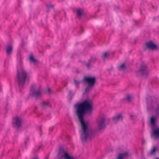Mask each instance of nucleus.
<instances>
[{
  "label": "nucleus",
  "mask_w": 159,
  "mask_h": 159,
  "mask_svg": "<svg viewBox=\"0 0 159 159\" xmlns=\"http://www.w3.org/2000/svg\"><path fill=\"white\" fill-rule=\"evenodd\" d=\"M105 119L104 117H101L98 120V128L99 130L104 129L105 127Z\"/></svg>",
  "instance_id": "obj_7"
},
{
  "label": "nucleus",
  "mask_w": 159,
  "mask_h": 159,
  "mask_svg": "<svg viewBox=\"0 0 159 159\" xmlns=\"http://www.w3.org/2000/svg\"><path fill=\"white\" fill-rule=\"evenodd\" d=\"M41 107L43 108H45L46 107L49 106V102H43L40 103Z\"/></svg>",
  "instance_id": "obj_16"
},
{
  "label": "nucleus",
  "mask_w": 159,
  "mask_h": 159,
  "mask_svg": "<svg viewBox=\"0 0 159 159\" xmlns=\"http://www.w3.org/2000/svg\"><path fill=\"white\" fill-rule=\"evenodd\" d=\"M156 147H154L151 150V151L150 152L149 154L150 155H152L154 154V153L155 152V151H156Z\"/></svg>",
  "instance_id": "obj_19"
},
{
  "label": "nucleus",
  "mask_w": 159,
  "mask_h": 159,
  "mask_svg": "<svg viewBox=\"0 0 159 159\" xmlns=\"http://www.w3.org/2000/svg\"><path fill=\"white\" fill-rule=\"evenodd\" d=\"M156 118L154 117H152L151 118L150 123L152 129H155L157 127L156 124Z\"/></svg>",
  "instance_id": "obj_11"
},
{
  "label": "nucleus",
  "mask_w": 159,
  "mask_h": 159,
  "mask_svg": "<svg viewBox=\"0 0 159 159\" xmlns=\"http://www.w3.org/2000/svg\"><path fill=\"white\" fill-rule=\"evenodd\" d=\"M156 159H158V158H157Z\"/></svg>",
  "instance_id": "obj_30"
},
{
  "label": "nucleus",
  "mask_w": 159,
  "mask_h": 159,
  "mask_svg": "<svg viewBox=\"0 0 159 159\" xmlns=\"http://www.w3.org/2000/svg\"><path fill=\"white\" fill-rule=\"evenodd\" d=\"M122 119V117L121 115L119 114L116 115V116L114 117L113 118V120L114 122L116 123L119 120H121Z\"/></svg>",
  "instance_id": "obj_14"
},
{
  "label": "nucleus",
  "mask_w": 159,
  "mask_h": 159,
  "mask_svg": "<svg viewBox=\"0 0 159 159\" xmlns=\"http://www.w3.org/2000/svg\"><path fill=\"white\" fill-rule=\"evenodd\" d=\"M71 91H69V94L70 96L71 95Z\"/></svg>",
  "instance_id": "obj_27"
},
{
  "label": "nucleus",
  "mask_w": 159,
  "mask_h": 159,
  "mask_svg": "<svg viewBox=\"0 0 159 159\" xmlns=\"http://www.w3.org/2000/svg\"><path fill=\"white\" fill-rule=\"evenodd\" d=\"M40 147H41V146H40L39 147V148H40Z\"/></svg>",
  "instance_id": "obj_31"
},
{
  "label": "nucleus",
  "mask_w": 159,
  "mask_h": 159,
  "mask_svg": "<svg viewBox=\"0 0 159 159\" xmlns=\"http://www.w3.org/2000/svg\"><path fill=\"white\" fill-rule=\"evenodd\" d=\"M95 77H85L84 79V80L88 84V86L86 88L85 93L88 92L91 88L93 87L95 81Z\"/></svg>",
  "instance_id": "obj_3"
},
{
  "label": "nucleus",
  "mask_w": 159,
  "mask_h": 159,
  "mask_svg": "<svg viewBox=\"0 0 159 159\" xmlns=\"http://www.w3.org/2000/svg\"><path fill=\"white\" fill-rule=\"evenodd\" d=\"M47 6L48 8H49L52 7V6L51 5H48V4L47 5Z\"/></svg>",
  "instance_id": "obj_25"
},
{
  "label": "nucleus",
  "mask_w": 159,
  "mask_h": 159,
  "mask_svg": "<svg viewBox=\"0 0 159 159\" xmlns=\"http://www.w3.org/2000/svg\"><path fill=\"white\" fill-rule=\"evenodd\" d=\"M146 47L149 49L152 50H156L157 49V46L152 42V41H150L147 42L146 43Z\"/></svg>",
  "instance_id": "obj_8"
},
{
  "label": "nucleus",
  "mask_w": 159,
  "mask_h": 159,
  "mask_svg": "<svg viewBox=\"0 0 159 159\" xmlns=\"http://www.w3.org/2000/svg\"><path fill=\"white\" fill-rule=\"evenodd\" d=\"M27 74L20 65L17 68V77L20 88H22L24 85L27 78Z\"/></svg>",
  "instance_id": "obj_2"
},
{
  "label": "nucleus",
  "mask_w": 159,
  "mask_h": 159,
  "mask_svg": "<svg viewBox=\"0 0 159 159\" xmlns=\"http://www.w3.org/2000/svg\"><path fill=\"white\" fill-rule=\"evenodd\" d=\"M53 129V127H52V128H50L49 130L50 131H52V130Z\"/></svg>",
  "instance_id": "obj_28"
},
{
  "label": "nucleus",
  "mask_w": 159,
  "mask_h": 159,
  "mask_svg": "<svg viewBox=\"0 0 159 159\" xmlns=\"http://www.w3.org/2000/svg\"><path fill=\"white\" fill-rule=\"evenodd\" d=\"M128 156V153L125 152L119 154L117 159H125Z\"/></svg>",
  "instance_id": "obj_12"
},
{
  "label": "nucleus",
  "mask_w": 159,
  "mask_h": 159,
  "mask_svg": "<svg viewBox=\"0 0 159 159\" xmlns=\"http://www.w3.org/2000/svg\"><path fill=\"white\" fill-rule=\"evenodd\" d=\"M50 91L51 90L50 89H48L47 91L49 93H50Z\"/></svg>",
  "instance_id": "obj_26"
},
{
  "label": "nucleus",
  "mask_w": 159,
  "mask_h": 159,
  "mask_svg": "<svg viewBox=\"0 0 159 159\" xmlns=\"http://www.w3.org/2000/svg\"><path fill=\"white\" fill-rule=\"evenodd\" d=\"M131 98V97L130 96L129 94L127 95L126 98V100L128 101H129L130 100Z\"/></svg>",
  "instance_id": "obj_23"
},
{
  "label": "nucleus",
  "mask_w": 159,
  "mask_h": 159,
  "mask_svg": "<svg viewBox=\"0 0 159 159\" xmlns=\"http://www.w3.org/2000/svg\"><path fill=\"white\" fill-rule=\"evenodd\" d=\"M152 108H152V107H151V108H149L148 106V107H147V109H148V111H149V110H151V109H152Z\"/></svg>",
  "instance_id": "obj_24"
},
{
  "label": "nucleus",
  "mask_w": 159,
  "mask_h": 159,
  "mask_svg": "<svg viewBox=\"0 0 159 159\" xmlns=\"http://www.w3.org/2000/svg\"><path fill=\"white\" fill-rule=\"evenodd\" d=\"M13 121L17 128H19L21 126V121L20 118L16 117L13 119Z\"/></svg>",
  "instance_id": "obj_9"
},
{
  "label": "nucleus",
  "mask_w": 159,
  "mask_h": 159,
  "mask_svg": "<svg viewBox=\"0 0 159 159\" xmlns=\"http://www.w3.org/2000/svg\"><path fill=\"white\" fill-rule=\"evenodd\" d=\"M109 53L108 52H105L103 53L102 54V57L103 58H105L107 56L109 55Z\"/></svg>",
  "instance_id": "obj_20"
},
{
  "label": "nucleus",
  "mask_w": 159,
  "mask_h": 159,
  "mask_svg": "<svg viewBox=\"0 0 159 159\" xmlns=\"http://www.w3.org/2000/svg\"><path fill=\"white\" fill-rule=\"evenodd\" d=\"M35 88V84H33L31 85L30 88V94L33 97L37 98L41 96V93L40 90H36Z\"/></svg>",
  "instance_id": "obj_4"
},
{
  "label": "nucleus",
  "mask_w": 159,
  "mask_h": 159,
  "mask_svg": "<svg viewBox=\"0 0 159 159\" xmlns=\"http://www.w3.org/2000/svg\"><path fill=\"white\" fill-rule=\"evenodd\" d=\"M137 72L138 75H147L149 74L147 66L144 63L141 65L140 69Z\"/></svg>",
  "instance_id": "obj_5"
},
{
  "label": "nucleus",
  "mask_w": 159,
  "mask_h": 159,
  "mask_svg": "<svg viewBox=\"0 0 159 159\" xmlns=\"http://www.w3.org/2000/svg\"><path fill=\"white\" fill-rule=\"evenodd\" d=\"M58 155L61 158L63 159H75L73 157L70 156L68 153L65 152L63 149L60 150Z\"/></svg>",
  "instance_id": "obj_6"
},
{
  "label": "nucleus",
  "mask_w": 159,
  "mask_h": 159,
  "mask_svg": "<svg viewBox=\"0 0 159 159\" xmlns=\"http://www.w3.org/2000/svg\"><path fill=\"white\" fill-rule=\"evenodd\" d=\"M91 60L89 61V62L86 64V66L88 68H90L91 64Z\"/></svg>",
  "instance_id": "obj_22"
},
{
  "label": "nucleus",
  "mask_w": 159,
  "mask_h": 159,
  "mask_svg": "<svg viewBox=\"0 0 159 159\" xmlns=\"http://www.w3.org/2000/svg\"><path fill=\"white\" fill-rule=\"evenodd\" d=\"M75 107L76 109V114L81 124V139L82 141L85 142L90 140L94 135L93 130L88 127V123L84 120V115L86 112L91 111L92 107L89 101L85 100L82 103L75 104Z\"/></svg>",
  "instance_id": "obj_1"
},
{
  "label": "nucleus",
  "mask_w": 159,
  "mask_h": 159,
  "mask_svg": "<svg viewBox=\"0 0 159 159\" xmlns=\"http://www.w3.org/2000/svg\"><path fill=\"white\" fill-rule=\"evenodd\" d=\"M29 60L30 62H33L34 64L37 62L36 60L35 59L32 55L30 56L29 57Z\"/></svg>",
  "instance_id": "obj_17"
},
{
  "label": "nucleus",
  "mask_w": 159,
  "mask_h": 159,
  "mask_svg": "<svg viewBox=\"0 0 159 159\" xmlns=\"http://www.w3.org/2000/svg\"><path fill=\"white\" fill-rule=\"evenodd\" d=\"M125 66L124 64H123L119 66L118 68L119 70H124L125 69Z\"/></svg>",
  "instance_id": "obj_18"
},
{
  "label": "nucleus",
  "mask_w": 159,
  "mask_h": 159,
  "mask_svg": "<svg viewBox=\"0 0 159 159\" xmlns=\"http://www.w3.org/2000/svg\"><path fill=\"white\" fill-rule=\"evenodd\" d=\"M83 10L81 9H78L76 11V13L78 18L81 17L82 15Z\"/></svg>",
  "instance_id": "obj_15"
},
{
  "label": "nucleus",
  "mask_w": 159,
  "mask_h": 159,
  "mask_svg": "<svg viewBox=\"0 0 159 159\" xmlns=\"http://www.w3.org/2000/svg\"><path fill=\"white\" fill-rule=\"evenodd\" d=\"M80 81H77L75 80H74V83L76 87H77L79 85L80 83Z\"/></svg>",
  "instance_id": "obj_21"
},
{
  "label": "nucleus",
  "mask_w": 159,
  "mask_h": 159,
  "mask_svg": "<svg viewBox=\"0 0 159 159\" xmlns=\"http://www.w3.org/2000/svg\"><path fill=\"white\" fill-rule=\"evenodd\" d=\"M12 46L11 45H8L6 48V51L7 55H10L12 51Z\"/></svg>",
  "instance_id": "obj_13"
},
{
  "label": "nucleus",
  "mask_w": 159,
  "mask_h": 159,
  "mask_svg": "<svg viewBox=\"0 0 159 159\" xmlns=\"http://www.w3.org/2000/svg\"><path fill=\"white\" fill-rule=\"evenodd\" d=\"M33 159H38V158H34Z\"/></svg>",
  "instance_id": "obj_29"
},
{
  "label": "nucleus",
  "mask_w": 159,
  "mask_h": 159,
  "mask_svg": "<svg viewBox=\"0 0 159 159\" xmlns=\"http://www.w3.org/2000/svg\"><path fill=\"white\" fill-rule=\"evenodd\" d=\"M153 129V133L152 136L155 139L159 138V128L156 129Z\"/></svg>",
  "instance_id": "obj_10"
}]
</instances>
